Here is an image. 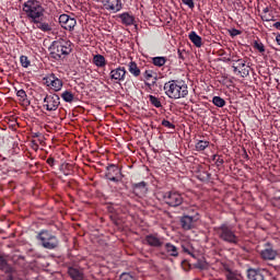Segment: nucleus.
<instances>
[{"label": "nucleus", "mask_w": 280, "mask_h": 280, "mask_svg": "<svg viewBox=\"0 0 280 280\" xmlns=\"http://www.w3.org/2000/svg\"><path fill=\"white\" fill-rule=\"evenodd\" d=\"M144 243L148 246L160 248L164 244V238L159 236L158 234H148L144 238Z\"/></svg>", "instance_id": "14"}, {"label": "nucleus", "mask_w": 280, "mask_h": 280, "mask_svg": "<svg viewBox=\"0 0 280 280\" xmlns=\"http://www.w3.org/2000/svg\"><path fill=\"white\" fill-rule=\"evenodd\" d=\"M228 280H244V279L242 278V276H236V275L230 273L228 276Z\"/></svg>", "instance_id": "43"}, {"label": "nucleus", "mask_w": 280, "mask_h": 280, "mask_svg": "<svg viewBox=\"0 0 280 280\" xmlns=\"http://www.w3.org/2000/svg\"><path fill=\"white\" fill-rule=\"evenodd\" d=\"M212 103L214 106L220 107V108L226 106V101L220 96H213Z\"/></svg>", "instance_id": "30"}, {"label": "nucleus", "mask_w": 280, "mask_h": 280, "mask_svg": "<svg viewBox=\"0 0 280 280\" xmlns=\"http://www.w3.org/2000/svg\"><path fill=\"white\" fill-rule=\"evenodd\" d=\"M178 58L180 60H185L184 54H183V51L180 49H178Z\"/></svg>", "instance_id": "47"}, {"label": "nucleus", "mask_w": 280, "mask_h": 280, "mask_svg": "<svg viewBox=\"0 0 280 280\" xmlns=\"http://www.w3.org/2000/svg\"><path fill=\"white\" fill-rule=\"evenodd\" d=\"M232 68L234 73L238 72V68L236 66H232Z\"/></svg>", "instance_id": "52"}, {"label": "nucleus", "mask_w": 280, "mask_h": 280, "mask_svg": "<svg viewBox=\"0 0 280 280\" xmlns=\"http://www.w3.org/2000/svg\"><path fill=\"white\" fill-rule=\"evenodd\" d=\"M33 150H35V151H38L39 150V144L38 143H36V141L35 140H33Z\"/></svg>", "instance_id": "46"}, {"label": "nucleus", "mask_w": 280, "mask_h": 280, "mask_svg": "<svg viewBox=\"0 0 280 280\" xmlns=\"http://www.w3.org/2000/svg\"><path fill=\"white\" fill-rule=\"evenodd\" d=\"M149 102H151L152 106H155L156 108L162 107L161 101L154 95H149Z\"/></svg>", "instance_id": "33"}, {"label": "nucleus", "mask_w": 280, "mask_h": 280, "mask_svg": "<svg viewBox=\"0 0 280 280\" xmlns=\"http://www.w3.org/2000/svg\"><path fill=\"white\" fill-rule=\"evenodd\" d=\"M268 12H269V8H265L264 13H268Z\"/></svg>", "instance_id": "54"}, {"label": "nucleus", "mask_w": 280, "mask_h": 280, "mask_svg": "<svg viewBox=\"0 0 280 280\" xmlns=\"http://www.w3.org/2000/svg\"><path fill=\"white\" fill-rule=\"evenodd\" d=\"M106 10L119 12L122 9L121 0H103Z\"/></svg>", "instance_id": "16"}, {"label": "nucleus", "mask_w": 280, "mask_h": 280, "mask_svg": "<svg viewBox=\"0 0 280 280\" xmlns=\"http://www.w3.org/2000/svg\"><path fill=\"white\" fill-rule=\"evenodd\" d=\"M120 280H136V278L133 276H131L130 273L124 272L120 276Z\"/></svg>", "instance_id": "39"}, {"label": "nucleus", "mask_w": 280, "mask_h": 280, "mask_svg": "<svg viewBox=\"0 0 280 280\" xmlns=\"http://www.w3.org/2000/svg\"><path fill=\"white\" fill-rule=\"evenodd\" d=\"M183 252L187 253L191 257H195L194 254L190 250H188L185 246H183Z\"/></svg>", "instance_id": "48"}, {"label": "nucleus", "mask_w": 280, "mask_h": 280, "mask_svg": "<svg viewBox=\"0 0 280 280\" xmlns=\"http://www.w3.org/2000/svg\"><path fill=\"white\" fill-rule=\"evenodd\" d=\"M246 159L248 158V155H247V153H246V156H245Z\"/></svg>", "instance_id": "56"}, {"label": "nucleus", "mask_w": 280, "mask_h": 280, "mask_svg": "<svg viewBox=\"0 0 280 280\" xmlns=\"http://www.w3.org/2000/svg\"><path fill=\"white\" fill-rule=\"evenodd\" d=\"M212 160L215 162L217 166L224 165V163H225V161L219 154H214Z\"/></svg>", "instance_id": "35"}, {"label": "nucleus", "mask_w": 280, "mask_h": 280, "mask_svg": "<svg viewBox=\"0 0 280 280\" xmlns=\"http://www.w3.org/2000/svg\"><path fill=\"white\" fill-rule=\"evenodd\" d=\"M188 38L190 39L191 44L196 47L200 48L202 47V38L200 35H197L195 31H191L188 35Z\"/></svg>", "instance_id": "24"}, {"label": "nucleus", "mask_w": 280, "mask_h": 280, "mask_svg": "<svg viewBox=\"0 0 280 280\" xmlns=\"http://www.w3.org/2000/svg\"><path fill=\"white\" fill-rule=\"evenodd\" d=\"M93 61H94V65H95L97 68H103V67L106 66V58L103 57L102 55H96V56H94Z\"/></svg>", "instance_id": "28"}, {"label": "nucleus", "mask_w": 280, "mask_h": 280, "mask_svg": "<svg viewBox=\"0 0 280 280\" xmlns=\"http://www.w3.org/2000/svg\"><path fill=\"white\" fill-rule=\"evenodd\" d=\"M198 220V213L196 215H183L180 218V226L184 231H191Z\"/></svg>", "instance_id": "12"}, {"label": "nucleus", "mask_w": 280, "mask_h": 280, "mask_svg": "<svg viewBox=\"0 0 280 280\" xmlns=\"http://www.w3.org/2000/svg\"><path fill=\"white\" fill-rule=\"evenodd\" d=\"M164 92L172 100L185 98L188 95V86L183 81L171 80L164 84Z\"/></svg>", "instance_id": "1"}, {"label": "nucleus", "mask_w": 280, "mask_h": 280, "mask_svg": "<svg viewBox=\"0 0 280 280\" xmlns=\"http://www.w3.org/2000/svg\"><path fill=\"white\" fill-rule=\"evenodd\" d=\"M229 32L231 37H236L242 34V31H238L237 28H231Z\"/></svg>", "instance_id": "41"}, {"label": "nucleus", "mask_w": 280, "mask_h": 280, "mask_svg": "<svg viewBox=\"0 0 280 280\" xmlns=\"http://www.w3.org/2000/svg\"><path fill=\"white\" fill-rule=\"evenodd\" d=\"M162 126H163L164 128L175 129V125L172 124V122H170V121L166 120V119H163V120H162Z\"/></svg>", "instance_id": "38"}, {"label": "nucleus", "mask_w": 280, "mask_h": 280, "mask_svg": "<svg viewBox=\"0 0 280 280\" xmlns=\"http://www.w3.org/2000/svg\"><path fill=\"white\" fill-rule=\"evenodd\" d=\"M46 163L47 165L54 166V164L56 163V160H54L52 158H48Z\"/></svg>", "instance_id": "44"}, {"label": "nucleus", "mask_w": 280, "mask_h": 280, "mask_svg": "<svg viewBox=\"0 0 280 280\" xmlns=\"http://www.w3.org/2000/svg\"><path fill=\"white\" fill-rule=\"evenodd\" d=\"M122 177L124 176L121 175V171L117 165L110 164L106 167L105 178L107 180L119 183Z\"/></svg>", "instance_id": "8"}, {"label": "nucleus", "mask_w": 280, "mask_h": 280, "mask_svg": "<svg viewBox=\"0 0 280 280\" xmlns=\"http://www.w3.org/2000/svg\"><path fill=\"white\" fill-rule=\"evenodd\" d=\"M36 240L39 242V246H43L47 250L57 249L59 246L58 237L48 230L39 231L36 235Z\"/></svg>", "instance_id": "5"}, {"label": "nucleus", "mask_w": 280, "mask_h": 280, "mask_svg": "<svg viewBox=\"0 0 280 280\" xmlns=\"http://www.w3.org/2000/svg\"><path fill=\"white\" fill-rule=\"evenodd\" d=\"M59 23L63 30L72 32L77 25V20L70 18L68 14H61L59 16Z\"/></svg>", "instance_id": "13"}, {"label": "nucleus", "mask_w": 280, "mask_h": 280, "mask_svg": "<svg viewBox=\"0 0 280 280\" xmlns=\"http://www.w3.org/2000/svg\"><path fill=\"white\" fill-rule=\"evenodd\" d=\"M33 23L36 24V27L42 32L49 33L52 31L51 23L44 22L40 20H33Z\"/></svg>", "instance_id": "19"}, {"label": "nucleus", "mask_w": 280, "mask_h": 280, "mask_svg": "<svg viewBox=\"0 0 280 280\" xmlns=\"http://www.w3.org/2000/svg\"><path fill=\"white\" fill-rule=\"evenodd\" d=\"M273 27L277 30V31H280V22H276L273 24Z\"/></svg>", "instance_id": "49"}, {"label": "nucleus", "mask_w": 280, "mask_h": 280, "mask_svg": "<svg viewBox=\"0 0 280 280\" xmlns=\"http://www.w3.org/2000/svg\"><path fill=\"white\" fill-rule=\"evenodd\" d=\"M44 107L47 112H56L60 106V98L58 94H47L44 98Z\"/></svg>", "instance_id": "9"}, {"label": "nucleus", "mask_w": 280, "mask_h": 280, "mask_svg": "<svg viewBox=\"0 0 280 280\" xmlns=\"http://www.w3.org/2000/svg\"><path fill=\"white\" fill-rule=\"evenodd\" d=\"M20 62H21L22 68H25V69L30 68V66H31V60L26 56H21Z\"/></svg>", "instance_id": "34"}, {"label": "nucleus", "mask_w": 280, "mask_h": 280, "mask_svg": "<svg viewBox=\"0 0 280 280\" xmlns=\"http://www.w3.org/2000/svg\"><path fill=\"white\" fill-rule=\"evenodd\" d=\"M217 236H219L220 240L228 244L237 245L238 244V237L235 234V231L232 225H229L228 223H223L220 226L214 228Z\"/></svg>", "instance_id": "4"}, {"label": "nucleus", "mask_w": 280, "mask_h": 280, "mask_svg": "<svg viewBox=\"0 0 280 280\" xmlns=\"http://www.w3.org/2000/svg\"><path fill=\"white\" fill-rule=\"evenodd\" d=\"M238 73H242L243 77H247L250 74V69L248 67H245L242 69V71H238Z\"/></svg>", "instance_id": "42"}, {"label": "nucleus", "mask_w": 280, "mask_h": 280, "mask_svg": "<svg viewBox=\"0 0 280 280\" xmlns=\"http://www.w3.org/2000/svg\"><path fill=\"white\" fill-rule=\"evenodd\" d=\"M165 253L171 257L177 258L179 256L178 248L172 243H165L164 245Z\"/></svg>", "instance_id": "23"}, {"label": "nucleus", "mask_w": 280, "mask_h": 280, "mask_svg": "<svg viewBox=\"0 0 280 280\" xmlns=\"http://www.w3.org/2000/svg\"><path fill=\"white\" fill-rule=\"evenodd\" d=\"M276 42L280 46V34L276 36Z\"/></svg>", "instance_id": "51"}, {"label": "nucleus", "mask_w": 280, "mask_h": 280, "mask_svg": "<svg viewBox=\"0 0 280 280\" xmlns=\"http://www.w3.org/2000/svg\"><path fill=\"white\" fill-rule=\"evenodd\" d=\"M248 280H265V277L260 270L248 269L247 270Z\"/></svg>", "instance_id": "25"}, {"label": "nucleus", "mask_w": 280, "mask_h": 280, "mask_svg": "<svg viewBox=\"0 0 280 280\" xmlns=\"http://www.w3.org/2000/svg\"><path fill=\"white\" fill-rule=\"evenodd\" d=\"M260 258L265 261H273L276 260L278 256V250L273 249V246L271 243L267 242L265 244V249L259 252Z\"/></svg>", "instance_id": "10"}, {"label": "nucleus", "mask_w": 280, "mask_h": 280, "mask_svg": "<svg viewBox=\"0 0 280 280\" xmlns=\"http://www.w3.org/2000/svg\"><path fill=\"white\" fill-rule=\"evenodd\" d=\"M70 167H72V165H70V164H65V168H66V170L70 171Z\"/></svg>", "instance_id": "53"}, {"label": "nucleus", "mask_w": 280, "mask_h": 280, "mask_svg": "<svg viewBox=\"0 0 280 280\" xmlns=\"http://www.w3.org/2000/svg\"><path fill=\"white\" fill-rule=\"evenodd\" d=\"M68 275L71 278V280H84L85 279L84 271L82 269H78L75 267H69Z\"/></svg>", "instance_id": "17"}, {"label": "nucleus", "mask_w": 280, "mask_h": 280, "mask_svg": "<svg viewBox=\"0 0 280 280\" xmlns=\"http://www.w3.org/2000/svg\"><path fill=\"white\" fill-rule=\"evenodd\" d=\"M238 68H245L246 67V61L245 60H237Z\"/></svg>", "instance_id": "45"}, {"label": "nucleus", "mask_w": 280, "mask_h": 280, "mask_svg": "<svg viewBox=\"0 0 280 280\" xmlns=\"http://www.w3.org/2000/svg\"><path fill=\"white\" fill-rule=\"evenodd\" d=\"M46 84L48 88H51L52 91H61L62 81L56 77V74L51 73L46 78Z\"/></svg>", "instance_id": "15"}, {"label": "nucleus", "mask_w": 280, "mask_h": 280, "mask_svg": "<svg viewBox=\"0 0 280 280\" xmlns=\"http://www.w3.org/2000/svg\"><path fill=\"white\" fill-rule=\"evenodd\" d=\"M119 19L121 21V24L125 26H130L135 24V16L127 12L119 14Z\"/></svg>", "instance_id": "21"}, {"label": "nucleus", "mask_w": 280, "mask_h": 280, "mask_svg": "<svg viewBox=\"0 0 280 280\" xmlns=\"http://www.w3.org/2000/svg\"><path fill=\"white\" fill-rule=\"evenodd\" d=\"M22 10L32 21L40 20L45 13V9L38 0H27L24 4H22Z\"/></svg>", "instance_id": "3"}, {"label": "nucleus", "mask_w": 280, "mask_h": 280, "mask_svg": "<svg viewBox=\"0 0 280 280\" xmlns=\"http://www.w3.org/2000/svg\"><path fill=\"white\" fill-rule=\"evenodd\" d=\"M61 98L63 100V102L66 103H72L74 101V94H72V92L69 91H65L61 94Z\"/></svg>", "instance_id": "31"}, {"label": "nucleus", "mask_w": 280, "mask_h": 280, "mask_svg": "<svg viewBox=\"0 0 280 280\" xmlns=\"http://www.w3.org/2000/svg\"><path fill=\"white\" fill-rule=\"evenodd\" d=\"M242 61V59L237 58V57H233L232 62H238Z\"/></svg>", "instance_id": "50"}, {"label": "nucleus", "mask_w": 280, "mask_h": 280, "mask_svg": "<svg viewBox=\"0 0 280 280\" xmlns=\"http://www.w3.org/2000/svg\"><path fill=\"white\" fill-rule=\"evenodd\" d=\"M48 51H50L51 59L60 61L72 54V43L67 40L52 42Z\"/></svg>", "instance_id": "2"}, {"label": "nucleus", "mask_w": 280, "mask_h": 280, "mask_svg": "<svg viewBox=\"0 0 280 280\" xmlns=\"http://www.w3.org/2000/svg\"><path fill=\"white\" fill-rule=\"evenodd\" d=\"M0 270L4 273L5 280H16L15 268L12 265H10L7 260V258L2 255H0Z\"/></svg>", "instance_id": "7"}, {"label": "nucleus", "mask_w": 280, "mask_h": 280, "mask_svg": "<svg viewBox=\"0 0 280 280\" xmlns=\"http://www.w3.org/2000/svg\"><path fill=\"white\" fill-rule=\"evenodd\" d=\"M144 79L145 81H151V82H145V85L151 89L153 85H155L158 83V73L153 72L152 70H147L144 72Z\"/></svg>", "instance_id": "18"}, {"label": "nucleus", "mask_w": 280, "mask_h": 280, "mask_svg": "<svg viewBox=\"0 0 280 280\" xmlns=\"http://www.w3.org/2000/svg\"><path fill=\"white\" fill-rule=\"evenodd\" d=\"M152 62L155 67L162 68L167 62V58L166 57H153Z\"/></svg>", "instance_id": "29"}, {"label": "nucleus", "mask_w": 280, "mask_h": 280, "mask_svg": "<svg viewBox=\"0 0 280 280\" xmlns=\"http://www.w3.org/2000/svg\"><path fill=\"white\" fill-rule=\"evenodd\" d=\"M197 178L200 182L209 183L211 180V174L208 172V170L200 166L198 170Z\"/></svg>", "instance_id": "20"}, {"label": "nucleus", "mask_w": 280, "mask_h": 280, "mask_svg": "<svg viewBox=\"0 0 280 280\" xmlns=\"http://www.w3.org/2000/svg\"><path fill=\"white\" fill-rule=\"evenodd\" d=\"M128 72L125 67H118L116 69H113L109 73V78L115 84H120L121 82L126 81Z\"/></svg>", "instance_id": "11"}, {"label": "nucleus", "mask_w": 280, "mask_h": 280, "mask_svg": "<svg viewBox=\"0 0 280 280\" xmlns=\"http://www.w3.org/2000/svg\"><path fill=\"white\" fill-rule=\"evenodd\" d=\"M133 192L137 195L148 194V184L145 182H139L133 184Z\"/></svg>", "instance_id": "22"}, {"label": "nucleus", "mask_w": 280, "mask_h": 280, "mask_svg": "<svg viewBox=\"0 0 280 280\" xmlns=\"http://www.w3.org/2000/svg\"><path fill=\"white\" fill-rule=\"evenodd\" d=\"M63 174H65V176H68V175H69V173H66V172H63Z\"/></svg>", "instance_id": "55"}, {"label": "nucleus", "mask_w": 280, "mask_h": 280, "mask_svg": "<svg viewBox=\"0 0 280 280\" xmlns=\"http://www.w3.org/2000/svg\"><path fill=\"white\" fill-rule=\"evenodd\" d=\"M195 267L198 268L199 270H205L206 268H208V264L199 260L195 264Z\"/></svg>", "instance_id": "37"}, {"label": "nucleus", "mask_w": 280, "mask_h": 280, "mask_svg": "<svg viewBox=\"0 0 280 280\" xmlns=\"http://www.w3.org/2000/svg\"><path fill=\"white\" fill-rule=\"evenodd\" d=\"M128 70H129L130 74H132L136 78L141 75L140 68H138L137 63L133 61L129 62Z\"/></svg>", "instance_id": "26"}, {"label": "nucleus", "mask_w": 280, "mask_h": 280, "mask_svg": "<svg viewBox=\"0 0 280 280\" xmlns=\"http://www.w3.org/2000/svg\"><path fill=\"white\" fill-rule=\"evenodd\" d=\"M254 48L256 50H258L259 54H264L265 52V46H264V44L261 42H255L254 43Z\"/></svg>", "instance_id": "36"}, {"label": "nucleus", "mask_w": 280, "mask_h": 280, "mask_svg": "<svg viewBox=\"0 0 280 280\" xmlns=\"http://www.w3.org/2000/svg\"><path fill=\"white\" fill-rule=\"evenodd\" d=\"M16 96L20 98V101L22 103H24V105L31 106V101L27 100V94H26V92L24 90H19L16 92Z\"/></svg>", "instance_id": "27"}, {"label": "nucleus", "mask_w": 280, "mask_h": 280, "mask_svg": "<svg viewBox=\"0 0 280 280\" xmlns=\"http://www.w3.org/2000/svg\"><path fill=\"white\" fill-rule=\"evenodd\" d=\"M209 145H210V142H209V141L199 140V141L196 143V150H197V151H203V150L208 149Z\"/></svg>", "instance_id": "32"}, {"label": "nucleus", "mask_w": 280, "mask_h": 280, "mask_svg": "<svg viewBox=\"0 0 280 280\" xmlns=\"http://www.w3.org/2000/svg\"><path fill=\"white\" fill-rule=\"evenodd\" d=\"M163 202L170 208H178L184 203L183 194L177 190H170L162 194Z\"/></svg>", "instance_id": "6"}, {"label": "nucleus", "mask_w": 280, "mask_h": 280, "mask_svg": "<svg viewBox=\"0 0 280 280\" xmlns=\"http://www.w3.org/2000/svg\"><path fill=\"white\" fill-rule=\"evenodd\" d=\"M182 3L186 4L190 10H194L195 8L194 0H182Z\"/></svg>", "instance_id": "40"}]
</instances>
